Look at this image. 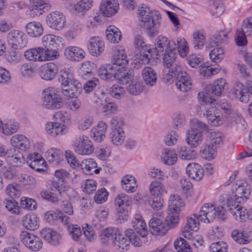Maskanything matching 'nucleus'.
<instances>
[{"instance_id": "f257e3e1", "label": "nucleus", "mask_w": 252, "mask_h": 252, "mask_svg": "<svg viewBox=\"0 0 252 252\" xmlns=\"http://www.w3.org/2000/svg\"><path fill=\"white\" fill-rule=\"evenodd\" d=\"M137 16L140 26L147 30L149 36L153 37L158 33L161 17L158 12L142 4L138 8Z\"/></svg>"}, {"instance_id": "f03ea898", "label": "nucleus", "mask_w": 252, "mask_h": 252, "mask_svg": "<svg viewBox=\"0 0 252 252\" xmlns=\"http://www.w3.org/2000/svg\"><path fill=\"white\" fill-rule=\"evenodd\" d=\"M197 98L199 101L204 102L206 105L205 115L208 123L214 126L221 125L223 123V120L220 113L216 107L212 105L215 104L216 100L205 92L199 93Z\"/></svg>"}, {"instance_id": "7ed1b4c3", "label": "nucleus", "mask_w": 252, "mask_h": 252, "mask_svg": "<svg viewBox=\"0 0 252 252\" xmlns=\"http://www.w3.org/2000/svg\"><path fill=\"white\" fill-rule=\"evenodd\" d=\"M100 239L102 243L114 247L117 249H127L128 241L120 233L118 228L110 227L104 229L100 234Z\"/></svg>"}, {"instance_id": "20e7f679", "label": "nucleus", "mask_w": 252, "mask_h": 252, "mask_svg": "<svg viewBox=\"0 0 252 252\" xmlns=\"http://www.w3.org/2000/svg\"><path fill=\"white\" fill-rule=\"evenodd\" d=\"M42 106L47 109H56L61 108L63 104L59 90L55 87H48L41 94Z\"/></svg>"}, {"instance_id": "39448f33", "label": "nucleus", "mask_w": 252, "mask_h": 252, "mask_svg": "<svg viewBox=\"0 0 252 252\" xmlns=\"http://www.w3.org/2000/svg\"><path fill=\"white\" fill-rule=\"evenodd\" d=\"M216 216L222 220L226 219V211L222 206H218L216 208L212 203H205L202 206L200 211L201 221L209 223L213 221Z\"/></svg>"}, {"instance_id": "423d86ee", "label": "nucleus", "mask_w": 252, "mask_h": 252, "mask_svg": "<svg viewBox=\"0 0 252 252\" xmlns=\"http://www.w3.org/2000/svg\"><path fill=\"white\" fill-rule=\"evenodd\" d=\"M74 151L77 154L87 156L92 154L94 147L92 142L86 135L80 134L77 135L72 144Z\"/></svg>"}, {"instance_id": "0eeeda50", "label": "nucleus", "mask_w": 252, "mask_h": 252, "mask_svg": "<svg viewBox=\"0 0 252 252\" xmlns=\"http://www.w3.org/2000/svg\"><path fill=\"white\" fill-rule=\"evenodd\" d=\"M232 195L227 198H232L234 201L242 203L248 199L251 194V188L247 181L243 180H237L233 185Z\"/></svg>"}, {"instance_id": "6e6552de", "label": "nucleus", "mask_w": 252, "mask_h": 252, "mask_svg": "<svg viewBox=\"0 0 252 252\" xmlns=\"http://www.w3.org/2000/svg\"><path fill=\"white\" fill-rule=\"evenodd\" d=\"M7 41L12 48L21 49L28 43V38L25 33L18 30L10 31L7 35Z\"/></svg>"}, {"instance_id": "1a4fd4ad", "label": "nucleus", "mask_w": 252, "mask_h": 252, "mask_svg": "<svg viewBox=\"0 0 252 252\" xmlns=\"http://www.w3.org/2000/svg\"><path fill=\"white\" fill-rule=\"evenodd\" d=\"M48 52L43 48L36 47L27 50L24 53V56L27 60L32 62L54 60L55 56L48 55Z\"/></svg>"}, {"instance_id": "9d476101", "label": "nucleus", "mask_w": 252, "mask_h": 252, "mask_svg": "<svg viewBox=\"0 0 252 252\" xmlns=\"http://www.w3.org/2000/svg\"><path fill=\"white\" fill-rule=\"evenodd\" d=\"M62 38L53 34H46L43 36L42 42L43 45L48 51V55L55 56V59L59 56L57 51V48L60 45Z\"/></svg>"}, {"instance_id": "9b49d317", "label": "nucleus", "mask_w": 252, "mask_h": 252, "mask_svg": "<svg viewBox=\"0 0 252 252\" xmlns=\"http://www.w3.org/2000/svg\"><path fill=\"white\" fill-rule=\"evenodd\" d=\"M20 239L27 248L34 252L38 251L42 246V241L39 237L26 231L21 232Z\"/></svg>"}, {"instance_id": "f8f14e48", "label": "nucleus", "mask_w": 252, "mask_h": 252, "mask_svg": "<svg viewBox=\"0 0 252 252\" xmlns=\"http://www.w3.org/2000/svg\"><path fill=\"white\" fill-rule=\"evenodd\" d=\"M176 48L177 46L175 42L172 40L169 39L165 36H158L156 40L155 50L157 56L173 50H176Z\"/></svg>"}, {"instance_id": "ddd939ff", "label": "nucleus", "mask_w": 252, "mask_h": 252, "mask_svg": "<svg viewBox=\"0 0 252 252\" xmlns=\"http://www.w3.org/2000/svg\"><path fill=\"white\" fill-rule=\"evenodd\" d=\"M226 199L227 207L236 220L245 221L249 218V212L245 208L239 205L240 203L234 201L232 198H226Z\"/></svg>"}, {"instance_id": "4468645a", "label": "nucleus", "mask_w": 252, "mask_h": 252, "mask_svg": "<svg viewBox=\"0 0 252 252\" xmlns=\"http://www.w3.org/2000/svg\"><path fill=\"white\" fill-rule=\"evenodd\" d=\"M47 25L52 29L62 30L65 23V16L58 11H55L48 14L46 18Z\"/></svg>"}, {"instance_id": "2eb2a0df", "label": "nucleus", "mask_w": 252, "mask_h": 252, "mask_svg": "<svg viewBox=\"0 0 252 252\" xmlns=\"http://www.w3.org/2000/svg\"><path fill=\"white\" fill-rule=\"evenodd\" d=\"M200 220V214H193L187 219V223L184 226L182 234L187 239H190L192 237V231H197L199 229V220Z\"/></svg>"}, {"instance_id": "dca6fc26", "label": "nucleus", "mask_w": 252, "mask_h": 252, "mask_svg": "<svg viewBox=\"0 0 252 252\" xmlns=\"http://www.w3.org/2000/svg\"><path fill=\"white\" fill-rule=\"evenodd\" d=\"M176 50H173L161 54V55H163V64L165 69L172 68V70L179 72L182 65L180 62L177 60V54L176 53Z\"/></svg>"}, {"instance_id": "f3484780", "label": "nucleus", "mask_w": 252, "mask_h": 252, "mask_svg": "<svg viewBox=\"0 0 252 252\" xmlns=\"http://www.w3.org/2000/svg\"><path fill=\"white\" fill-rule=\"evenodd\" d=\"M128 60L125 50L121 48H114L113 49V56L112 57V66L116 70L117 67H125L128 63Z\"/></svg>"}, {"instance_id": "a211bd4d", "label": "nucleus", "mask_w": 252, "mask_h": 252, "mask_svg": "<svg viewBox=\"0 0 252 252\" xmlns=\"http://www.w3.org/2000/svg\"><path fill=\"white\" fill-rule=\"evenodd\" d=\"M176 78V88L181 92H187L191 89V82L190 77L187 72L182 70V67L180 68L179 72Z\"/></svg>"}, {"instance_id": "6ab92c4d", "label": "nucleus", "mask_w": 252, "mask_h": 252, "mask_svg": "<svg viewBox=\"0 0 252 252\" xmlns=\"http://www.w3.org/2000/svg\"><path fill=\"white\" fill-rule=\"evenodd\" d=\"M30 2L32 5L30 14L33 17L42 14L51 7V5L47 2L46 0H30Z\"/></svg>"}, {"instance_id": "aec40b11", "label": "nucleus", "mask_w": 252, "mask_h": 252, "mask_svg": "<svg viewBox=\"0 0 252 252\" xmlns=\"http://www.w3.org/2000/svg\"><path fill=\"white\" fill-rule=\"evenodd\" d=\"M58 68L53 63H49L42 65L39 69V75L45 80H51L56 75Z\"/></svg>"}, {"instance_id": "412c9836", "label": "nucleus", "mask_w": 252, "mask_h": 252, "mask_svg": "<svg viewBox=\"0 0 252 252\" xmlns=\"http://www.w3.org/2000/svg\"><path fill=\"white\" fill-rule=\"evenodd\" d=\"M150 230L154 235H164L168 230V226L160 219L153 218L149 222Z\"/></svg>"}, {"instance_id": "4be33fe9", "label": "nucleus", "mask_w": 252, "mask_h": 252, "mask_svg": "<svg viewBox=\"0 0 252 252\" xmlns=\"http://www.w3.org/2000/svg\"><path fill=\"white\" fill-rule=\"evenodd\" d=\"M88 48L93 56H99L104 50V42L98 36L92 37L88 41Z\"/></svg>"}, {"instance_id": "5701e85b", "label": "nucleus", "mask_w": 252, "mask_h": 252, "mask_svg": "<svg viewBox=\"0 0 252 252\" xmlns=\"http://www.w3.org/2000/svg\"><path fill=\"white\" fill-rule=\"evenodd\" d=\"M119 9V4L115 0H105L101 2L99 10L105 17H110L115 14Z\"/></svg>"}, {"instance_id": "b1692460", "label": "nucleus", "mask_w": 252, "mask_h": 252, "mask_svg": "<svg viewBox=\"0 0 252 252\" xmlns=\"http://www.w3.org/2000/svg\"><path fill=\"white\" fill-rule=\"evenodd\" d=\"M10 144L16 148L23 151H26L31 147V143L29 139L22 134H16L11 137Z\"/></svg>"}, {"instance_id": "393cba45", "label": "nucleus", "mask_w": 252, "mask_h": 252, "mask_svg": "<svg viewBox=\"0 0 252 252\" xmlns=\"http://www.w3.org/2000/svg\"><path fill=\"white\" fill-rule=\"evenodd\" d=\"M64 55L66 59L71 61L79 62L84 58L85 53L80 47L68 46L65 49Z\"/></svg>"}, {"instance_id": "a878e982", "label": "nucleus", "mask_w": 252, "mask_h": 252, "mask_svg": "<svg viewBox=\"0 0 252 252\" xmlns=\"http://www.w3.org/2000/svg\"><path fill=\"white\" fill-rule=\"evenodd\" d=\"M40 233L41 236L51 245L56 246L60 243L61 235L51 228H43Z\"/></svg>"}, {"instance_id": "bb28decb", "label": "nucleus", "mask_w": 252, "mask_h": 252, "mask_svg": "<svg viewBox=\"0 0 252 252\" xmlns=\"http://www.w3.org/2000/svg\"><path fill=\"white\" fill-rule=\"evenodd\" d=\"M27 162L33 170L39 172L44 171L41 167L45 162L41 156L38 153H34L30 155L27 158Z\"/></svg>"}, {"instance_id": "cd10ccee", "label": "nucleus", "mask_w": 252, "mask_h": 252, "mask_svg": "<svg viewBox=\"0 0 252 252\" xmlns=\"http://www.w3.org/2000/svg\"><path fill=\"white\" fill-rule=\"evenodd\" d=\"M186 173L188 176L194 180L199 181L204 175V169L196 163H189L186 167Z\"/></svg>"}, {"instance_id": "c85d7f7f", "label": "nucleus", "mask_w": 252, "mask_h": 252, "mask_svg": "<svg viewBox=\"0 0 252 252\" xmlns=\"http://www.w3.org/2000/svg\"><path fill=\"white\" fill-rule=\"evenodd\" d=\"M107 128L106 124L102 121L98 122L96 126L93 127L91 131L92 138L97 142H100L105 137Z\"/></svg>"}, {"instance_id": "c756f323", "label": "nucleus", "mask_w": 252, "mask_h": 252, "mask_svg": "<svg viewBox=\"0 0 252 252\" xmlns=\"http://www.w3.org/2000/svg\"><path fill=\"white\" fill-rule=\"evenodd\" d=\"M132 226L135 233L142 237H146L148 234L146 223L141 215L136 214L132 221Z\"/></svg>"}, {"instance_id": "7c9ffc66", "label": "nucleus", "mask_w": 252, "mask_h": 252, "mask_svg": "<svg viewBox=\"0 0 252 252\" xmlns=\"http://www.w3.org/2000/svg\"><path fill=\"white\" fill-rule=\"evenodd\" d=\"M186 136L187 142L191 147H196L202 142L203 135L199 130L190 128L188 130Z\"/></svg>"}, {"instance_id": "2f4dec72", "label": "nucleus", "mask_w": 252, "mask_h": 252, "mask_svg": "<svg viewBox=\"0 0 252 252\" xmlns=\"http://www.w3.org/2000/svg\"><path fill=\"white\" fill-rule=\"evenodd\" d=\"M185 206L183 199L177 194H173L168 200V210L171 214H179Z\"/></svg>"}, {"instance_id": "473e14b6", "label": "nucleus", "mask_w": 252, "mask_h": 252, "mask_svg": "<svg viewBox=\"0 0 252 252\" xmlns=\"http://www.w3.org/2000/svg\"><path fill=\"white\" fill-rule=\"evenodd\" d=\"M23 226L28 230H34L39 227L38 218L33 213L28 214L22 218Z\"/></svg>"}, {"instance_id": "72a5a7b5", "label": "nucleus", "mask_w": 252, "mask_h": 252, "mask_svg": "<svg viewBox=\"0 0 252 252\" xmlns=\"http://www.w3.org/2000/svg\"><path fill=\"white\" fill-rule=\"evenodd\" d=\"M116 70L114 78L120 84H126L134 78L132 72L126 70L125 67H120Z\"/></svg>"}, {"instance_id": "f704fd0d", "label": "nucleus", "mask_w": 252, "mask_h": 252, "mask_svg": "<svg viewBox=\"0 0 252 252\" xmlns=\"http://www.w3.org/2000/svg\"><path fill=\"white\" fill-rule=\"evenodd\" d=\"M121 186L123 190L128 193L134 192L137 188L136 180L130 175H126L123 177Z\"/></svg>"}, {"instance_id": "c9c22d12", "label": "nucleus", "mask_w": 252, "mask_h": 252, "mask_svg": "<svg viewBox=\"0 0 252 252\" xmlns=\"http://www.w3.org/2000/svg\"><path fill=\"white\" fill-rule=\"evenodd\" d=\"M45 129L47 134L52 137L63 135L66 132L64 126L59 123H48L45 125Z\"/></svg>"}, {"instance_id": "e433bc0d", "label": "nucleus", "mask_w": 252, "mask_h": 252, "mask_svg": "<svg viewBox=\"0 0 252 252\" xmlns=\"http://www.w3.org/2000/svg\"><path fill=\"white\" fill-rule=\"evenodd\" d=\"M232 94L235 99H238L242 102H247L248 101L247 92L245 86L240 82L235 83L232 91Z\"/></svg>"}, {"instance_id": "4c0bfd02", "label": "nucleus", "mask_w": 252, "mask_h": 252, "mask_svg": "<svg viewBox=\"0 0 252 252\" xmlns=\"http://www.w3.org/2000/svg\"><path fill=\"white\" fill-rule=\"evenodd\" d=\"M68 89H63L62 93L66 96L69 97H77L80 95L82 91V85L77 80L73 81L68 86Z\"/></svg>"}, {"instance_id": "58836bf2", "label": "nucleus", "mask_w": 252, "mask_h": 252, "mask_svg": "<svg viewBox=\"0 0 252 252\" xmlns=\"http://www.w3.org/2000/svg\"><path fill=\"white\" fill-rule=\"evenodd\" d=\"M142 76L145 83L150 86H154L157 81V74L153 68L150 66L144 67L142 70Z\"/></svg>"}, {"instance_id": "ea45409f", "label": "nucleus", "mask_w": 252, "mask_h": 252, "mask_svg": "<svg viewBox=\"0 0 252 252\" xmlns=\"http://www.w3.org/2000/svg\"><path fill=\"white\" fill-rule=\"evenodd\" d=\"M177 159L176 152L170 148L164 149L161 155V160L166 165H174L177 162Z\"/></svg>"}, {"instance_id": "a19ab883", "label": "nucleus", "mask_w": 252, "mask_h": 252, "mask_svg": "<svg viewBox=\"0 0 252 252\" xmlns=\"http://www.w3.org/2000/svg\"><path fill=\"white\" fill-rule=\"evenodd\" d=\"M25 30L27 34L32 37L40 36L43 32L41 24L39 22L34 21L27 24Z\"/></svg>"}, {"instance_id": "79ce46f5", "label": "nucleus", "mask_w": 252, "mask_h": 252, "mask_svg": "<svg viewBox=\"0 0 252 252\" xmlns=\"http://www.w3.org/2000/svg\"><path fill=\"white\" fill-rule=\"evenodd\" d=\"M231 237L234 241L240 244H247L252 241V238L249 233L245 231L239 232L235 229L231 232Z\"/></svg>"}, {"instance_id": "37998d69", "label": "nucleus", "mask_w": 252, "mask_h": 252, "mask_svg": "<svg viewBox=\"0 0 252 252\" xmlns=\"http://www.w3.org/2000/svg\"><path fill=\"white\" fill-rule=\"evenodd\" d=\"M149 191L152 196L158 197L167 193L164 186L158 181H154L151 183L149 187Z\"/></svg>"}, {"instance_id": "c03bdc74", "label": "nucleus", "mask_w": 252, "mask_h": 252, "mask_svg": "<svg viewBox=\"0 0 252 252\" xmlns=\"http://www.w3.org/2000/svg\"><path fill=\"white\" fill-rule=\"evenodd\" d=\"M20 185L26 189H32L36 185V181L33 177L26 174H21L18 177Z\"/></svg>"}, {"instance_id": "a18cd8bd", "label": "nucleus", "mask_w": 252, "mask_h": 252, "mask_svg": "<svg viewBox=\"0 0 252 252\" xmlns=\"http://www.w3.org/2000/svg\"><path fill=\"white\" fill-rule=\"evenodd\" d=\"M7 161L12 166L20 167L25 161L23 154L19 151L14 149V153L7 157Z\"/></svg>"}, {"instance_id": "49530a36", "label": "nucleus", "mask_w": 252, "mask_h": 252, "mask_svg": "<svg viewBox=\"0 0 252 252\" xmlns=\"http://www.w3.org/2000/svg\"><path fill=\"white\" fill-rule=\"evenodd\" d=\"M109 137L111 142L114 145L120 146L123 144L125 139V134L123 129L112 128Z\"/></svg>"}, {"instance_id": "de8ad7c7", "label": "nucleus", "mask_w": 252, "mask_h": 252, "mask_svg": "<svg viewBox=\"0 0 252 252\" xmlns=\"http://www.w3.org/2000/svg\"><path fill=\"white\" fill-rule=\"evenodd\" d=\"M116 69L112 64H107L101 66L98 70V75L99 77L105 80L111 79L114 74Z\"/></svg>"}, {"instance_id": "09e8293b", "label": "nucleus", "mask_w": 252, "mask_h": 252, "mask_svg": "<svg viewBox=\"0 0 252 252\" xmlns=\"http://www.w3.org/2000/svg\"><path fill=\"white\" fill-rule=\"evenodd\" d=\"M130 198L126 194L121 193L117 194L115 198L114 206L116 209L126 208L130 205Z\"/></svg>"}, {"instance_id": "8fccbe9b", "label": "nucleus", "mask_w": 252, "mask_h": 252, "mask_svg": "<svg viewBox=\"0 0 252 252\" xmlns=\"http://www.w3.org/2000/svg\"><path fill=\"white\" fill-rule=\"evenodd\" d=\"M106 37L111 43H117L121 38L120 30L114 26H109L106 31Z\"/></svg>"}, {"instance_id": "3c124183", "label": "nucleus", "mask_w": 252, "mask_h": 252, "mask_svg": "<svg viewBox=\"0 0 252 252\" xmlns=\"http://www.w3.org/2000/svg\"><path fill=\"white\" fill-rule=\"evenodd\" d=\"M226 87L225 80L223 78H220L216 80L213 84L210 85L209 89L214 94L220 96Z\"/></svg>"}, {"instance_id": "603ef678", "label": "nucleus", "mask_w": 252, "mask_h": 252, "mask_svg": "<svg viewBox=\"0 0 252 252\" xmlns=\"http://www.w3.org/2000/svg\"><path fill=\"white\" fill-rule=\"evenodd\" d=\"M127 90L131 95H138L143 90L142 83L134 77L128 84Z\"/></svg>"}, {"instance_id": "864d4df0", "label": "nucleus", "mask_w": 252, "mask_h": 252, "mask_svg": "<svg viewBox=\"0 0 252 252\" xmlns=\"http://www.w3.org/2000/svg\"><path fill=\"white\" fill-rule=\"evenodd\" d=\"M79 167L85 174L92 175V170L97 167V163L94 159L87 158L81 161Z\"/></svg>"}, {"instance_id": "5fc2aeb1", "label": "nucleus", "mask_w": 252, "mask_h": 252, "mask_svg": "<svg viewBox=\"0 0 252 252\" xmlns=\"http://www.w3.org/2000/svg\"><path fill=\"white\" fill-rule=\"evenodd\" d=\"M227 32L220 31L210 38V43L212 47L213 46H219L221 44L225 43L227 41Z\"/></svg>"}, {"instance_id": "6e6d98bb", "label": "nucleus", "mask_w": 252, "mask_h": 252, "mask_svg": "<svg viewBox=\"0 0 252 252\" xmlns=\"http://www.w3.org/2000/svg\"><path fill=\"white\" fill-rule=\"evenodd\" d=\"M63 153L60 150L52 148L47 153V158L50 163L57 164L63 159Z\"/></svg>"}, {"instance_id": "4d7b16f0", "label": "nucleus", "mask_w": 252, "mask_h": 252, "mask_svg": "<svg viewBox=\"0 0 252 252\" xmlns=\"http://www.w3.org/2000/svg\"><path fill=\"white\" fill-rule=\"evenodd\" d=\"M205 41L204 34L199 31H196L193 33L192 44L195 50H199L204 46Z\"/></svg>"}, {"instance_id": "13d9d810", "label": "nucleus", "mask_w": 252, "mask_h": 252, "mask_svg": "<svg viewBox=\"0 0 252 252\" xmlns=\"http://www.w3.org/2000/svg\"><path fill=\"white\" fill-rule=\"evenodd\" d=\"M234 42L238 46L244 47L247 45V36L242 28H238L235 31Z\"/></svg>"}, {"instance_id": "bf43d9fd", "label": "nucleus", "mask_w": 252, "mask_h": 252, "mask_svg": "<svg viewBox=\"0 0 252 252\" xmlns=\"http://www.w3.org/2000/svg\"><path fill=\"white\" fill-rule=\"evenodd\" d=\"M207 136L209 138L211 145L215 147H219L222 143L221 133L213 130L207 131Z\"/></svg>"}, {"instance_id": "052dcab7", "label": "nucleus", "mask_w": 252, "mask_h": 252, "mask_svg": "<svg viewBox=\"0 0 252 252\" xmlns=\"http://www.w3.org/2000/svg\"><path fill=\"white\" fill-rule=\"evenodd\" d=\"M178 154L181 159L185 160L194 159L196 157L195 151L191 150L185 146H182L179 148Z\"/></svg>"}, {"instance_id": "680f3d73", "label": "nucleus", "mask_w": 252, "mask_h": 252, "mask_svg": "<svg viewBox=\"0 0 252 252\" xmlns=\"http://www.w3.org/2000/svg\"><path fill=\"white\" fill-rule=\"evenodd\" d=\"M19 128V124L16 122L9 121L2 124L1 130L3 134L10 135L16 133Z\"/></svg>"}, {"instance_id": "e2e57ef3", "label": "nucleus", "mask_w": 252, "mask_h": 252, "mask_svg": "<svg viewBox=\"0 0 252 252\" xmlns=\"http://www.w3.org/2000/svg\"><path fill=\"white\" fill-rule=\"evenodd\" d=\"M224 53L223 48L221 47L217 46L210 52V58L214 63H219L223 59Z\"/></svg>"}, {"instance_id": "0e129e2a", "label": "nucleus", "mask_w": 252, "mask_h": 252, "mask_svg": "<svg viewBox=\"0 0 252 252\" xmlns=\"http://www.w3.org/2000/svg\"><path fill=\"white\" fill-rule=\"evenodd\" d=\"M5 209L11 214L20 213L18 203L13 199H5L3 202Z\"/></svg>"}, {"instance_id": "69168bd1", "label": "nucleus", "mask_w": 252, "mask_h": 252, "mask_svg": "<svg viewBox=\"0 0 252 252\" xmlns=\"http://www.w3.org/2000/svg\"><path fill=\"white\" fill-rule=\"evenodd\" d=\"M174 247L177 252H192L189 245L182 238H179L174 242Z\"/></svg>"}, {"instance_id": "338daca9", "label": "nucleus", "mask_w": 252, "mask_h": 252, "mask_svg": "<svg viewBox=\"0 0 252 252\" xmlns=\"http://www.w3.org/2000/svg\"><path fill=\"white\" fill-rule=\"evenodd\" d=\"M211 1L210 9L212 14L216 17L220 16L224 11L221 0H211Z\"/></svg>"}, {"instance_id": "774afa93", "label": "nucleus", "mask_w": 252, "mask_h": 252, "mask_svg": "<svg viewBox=\"0 0 252 252\" xmlns=\"http://www.w3.org/2000/svg\"><path fill=\"white\" fill-rule=\"evenodd\" d=\"M58 80L62 85L66 87L68 86L73 81V75L67 70H62L59 76Z\"/></svg>"}]
</instances>
